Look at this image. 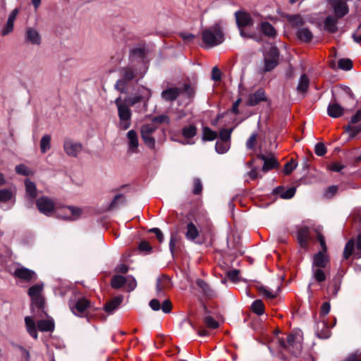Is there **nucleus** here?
I'll return each instance as SVG.
<instances>
[{
  "instance_id": "obj_1",
  "label": "nucleus",
  "mask_w": 361,
  "mask_h": 361,
  "mask_svg": "<svg viewBox=\"0 0 361 361\" xmlns=\"http://www.w3.org/2000/svg\"><path fill=\"white\" fill-rule=\"evenodd\" d=\"M201 38L207 48L214 47L224 41V34L220 23L206 27L202 31Z\"/></svg>"
},
{
  "instance_id": "obj_2",
  "label": "nucleus",
  "mask_w": 361,
  "mask_h": 361,
  "mask_svg": "<svg viewBox=\"0 0 361 361\" xmlns=\"http://www.w3.org/2000/svg\"><path fill=\"white\" fill-rule=\"evenodd\" d=\"M115 104L118 109L120 120L119 128L122 130H127L130 126L131 111L121 97L116 99Z\"/></svg>"
},
{
  "instance_id": "obj_3",
  "label": "nucleus",
  "mask_w": 361,
  "mask_h": 361,
  "mask_svg": "<svg viewBox=\"0 0 361 361\" xmlns=\"http://www.w3.org/2000/svg\"><path fill=\"white\" fill-rule=\"evenodd\" d=\"M122 78L119 79L115 84V88L121 93L127 91V84L136 78L135 71L130 67L123 68L121 71Z\"/></svg>"
},
{
  "instance_id": "obj_4",
  "label": "nucleus",
  "mask_w": 361,
  "mask_h": 361,
  "mask_svg": "<svg viewBox=\"0 0 361 361\" xmlns=\"http://www.w3.org/2000/svg\"><path fill=\"white\" fill-rule=\"evenodd\" d=\"M44 283H37L32 286L27 291L33 305L38 308H42L44 304V298L42 295Z\"/></svg>"
},
{
  "instance_id": "obj_5",
  "label": "nucleus",
  "mask_w": 361,
  "mask_h": 361,
  "mask_svg": "<svg viewBox=\"0 0 361 361\" xmlns=\"http://www.w3.org/2000/svg\"><path fill=\"white\" fill-rule=\"evenodd\" d=\"M279 51L276 47H271L264 56V66L262 73L272 71L277 65Z\"/></svg>"
},
{
  "instance_id": "obj_6",
  "label": "nucleus",
  "mask_w": 361,
  "mask_h": 361,
  "mask_svg": "<svg viewBox=\"0 0 361 361\" xmlns=\"http://www.w3.org/2000/svg\"><path fill=\"white\" fill-rule=\"evenodd\" d=\"M36 205L38 210L47 216H50L54 211L56 212L54 202L48 197H41L37 199Z\"/></svg>"
},
{
  "instance_id": "obj_7",
  "label": "nucleus",
  "mask_w": 361,
  "mask_h": 361,
  "mask_svg": "<svg viewBox=\"0 0 361 361\" xmlns=\"http://www.w3.org/2000/svg\"><path fill=\"white\" fill-rule=\"evenodd\" d=\"M57 212V216L65 220L75 221L78 219L82 214V209L77 207H63L61 209V213Z\"/></svg>"
},
{
  "instance_id": "obj_8",
  "label": "nucleus",
  "mask_w": 361,
  "mask_h": 361,
  "mask_svg": "<svg viewBox=\"0 0 361 361\" xmlns=\"http://www.w3.org/2000/svg\"><path fill=\"white\" fill-rule=\"evenodd\" d=\"M63 149L68 157H76L82 152V145L78 141L67 138L63 142Z\"/></svg>"
},
{
  "instance_id": "obj_9",
  "label": "nucleus",
  "mask_w": 361,
  "mask_h": 361,
  "mask_svg": "<svg viewBox=\"0 0 361 361\" xmlns=\"http://www.w3.org/2000/svg\"><path fill=\"white\" fill-rule=\"evenodd\" d=\"M279 342L280 345L284 348L293 350L294 349H300L301 348L300 344V336L298 333L290 334L287 336L286 341L279 339Z\"/></svg>"
},
{
  "instance_id": "obj_10",
  "label": "nucleus",
  "mask_w": 361,
  "mask_h": 361,
  "mask_svg": "<svg viewBox=\"0 0 361 361\" xmlns=\"http://www.w3.org/2000/svg\"><path fill=\"white\" fill-rule=\"evenodd\" d=\"M356 247L357 251L354 252V241L350 240L347 243L343 252V257L345 259H348L352 255H354L355 257L356 258L361 257V234L358 236Z\"/></svg>"
},
{
  "instance_id": "obj_11",
  "label": "nucleus",
  "mask_w": 361,
  "mask_h": 361,
  "mask_svg": "<svg viewBox=\"0 0 361 361\" xmlns=\"http://www.w3.org/2000/svg\"><path fill=\"white\" fill-rule=\"evenodd\" d=\"M13 275L15 277L26 282L35 280L37 278V274L34 271L23 266L18 267L15 269Z\"/></svg>"
},
{
  "instance_id": "obj_12",
  "label": "nucleus",
  "mask_w": 361,
  "mask_h": 361,
  "mask_svg": "<svg viewBox=\"0 0 361 361\" xmlns=\"http://www.w3.org/2000/svg\"><path fill=\"white\" fill-rule=\"evenodd\" d=\"M351 124L346 128V130L353 137L361 131V110L357 111L352 117Z\"/></svg>"
},
{
  "instance_id": "obj_13",
  "label": "nucleus",
  "mask_w": 361,
  "mask_h": 361,
  "mask_svg": "<svg viewBox=\"0 0 361 361\" xmlns=\"http://www.w3.org/2000/svg\"><path fill=\"white\" fill-rule=\"evenodd\" d=\"M336 18H341L348 13L347 0H329Z\"/></svg>"
},
{
  "instance_id": "obj_14",
  "label": "nucleus",
  "mask_w": 361,
  "mask_h": 361,
  "mask_svg": "<svg viewBox=\"0 0 361 361\" xmlns=\"http://www.w3.org/2000/svg\"><path fill=\"white\" fill-rule=\"evenodd\" d=\"M128 139V152L129 153H137L139 141L137 133L134 130H130L127 133Z\"/></svg>"
},
{
  "instance_id": "obj_15",
  "label": "nucleus",
  "mask_w": 361,
  "mask_h": 361,
  "mask_svg": "<svg viewBox=\"0 0 361 361\" xmlns=\"http://www.w3.org/2000/svg\"><path fill=\"white\" fill-rule=\"evenodd\" d=\"M258 157L264 161L262 166V171L264 172H267L279 166L277 160L272 154H270L269 156L259 154Z\"/></svg>"
},
{
  "instance_id": "obj_16",
  "label": "nucleus",
  "mask_w": 361,
  "mask_h": 361,
  "mask_svg": "<svg viewBox=\"0 0 361 361\" xmlns=\"http://www.w3.org/2000/svg\"><path fill=\"white\" fill-rule=\"evenodd\" d=\"M235 18L238 28L245 27L253 24V21L250 15L245 12H236Z\"/></svg>"
},
{
  "instance_id": "obj_17",
  "label": "nucleus",
  "mask_w": 361,
  "mask_h": 361,
  "mask_svg": "<svg viewBox=\"0 0 361 361\" xmlns=\"http://www.w3.org/2000/svg\"><path fill=\"white\" fill-rule=\"evenodd\" d=\"M90 306V302L85 298H81L78 300L74 306H71V309L75 315H82Z\"/></svg>"
},
{
  "instance_id": "obj_18",
  "label": "nucleus",
  "mask_w": 361,
  "mask_h": 361,
  "mask_svg": "<svg viewBox=\"0 0 361 361\" xmlns=\"http://www.w3.org/2000/svg\"><path fill=\"white\" fill-rule=\"evenodd\" d=\"M267 99L265 92L262 89H259L254 93L250 94L247 104L250 106H255L260 102L265 101Z\"/></svg>"
},
{
  "instance_id": "obj_19",
  "label": "nucleus",
  "mask_w": 361,
  "mask_h": 361,
  "mask_svg": "<svg viewBox=\"0 0 361 361\" xmlns=\"http://www.w3.org/2000/svg\"><path fill=\"white\" fill-rule=\"evenodd\" d=\"M18 13V10L17 8H15L11 11L8 16L6 25L2 30L3 35H6L13 31L14 21L17 17Z\"/></svg>"
},
{
  "instance_id": "obj_20",
  "label": "nucleus",
  "mask_w": 361,
  "mask_h": 361,
  "mask_svg": "<svg viewBox=\"0 0 361 361\" xmlns=\"http://www.w3.org/2000/svg\"><path fill=\"white\" fill-rule=\"evenodd\" d=\"M26 39L32 44L39 45L41 43V36L35 29L27 27L26 29Z\"/></svg>"
},
{
  "instance_id": "obj_21",
  "label": "nucleus",
  "mask_w": 361,
  "mask_h": 361,
  "mask_svg": "<svg viewBox=\"0 0 361 361\" xmlns=\"http://www.w3.org/2000/svg\"><path fill=\"white\" fill-rule=\"evenodd\" d=\"M180 90L178 87H171L161 92V97L166 101H174L179 96Z\"/></svg>"
},
{
  "instance_id": "obj_22",
  "label": "nucleus",
  "mask_w": 361,
  "mask_h": 361,
  "mask_svg": "<svg viewBox=\"0 0 361 361\" xmlns=\"http://www.w3.org/2000/svg\"><path fill=\"white\" fill-rule=\"evenodd\" d=\"M327 113L332 118H338L343 115V108L338 104L332 102L328 106Z\"/></svg>"
},
{
  "instance_id": "obj_23",
  "label": "nucleus",
  "mask_w": 361,
  "mask_h": 361,
  "mask_svg": "<svg viewBox=\"0 0 361 361\" xmlns=\"http://www.w3.org/2000/svg\"><path fill=\"white\" fill-rule=\"evenodd\" d=\"M324 253L319 252L314 255L312 267H320L321 269L326 267L329 261Z\"/></svg>"
},
{
  "instance_id": "obj_24",
  "label": "nucleus",
  "mask_w": 361,
  "mask_h": 361,
  "mask_svg": "<svg viewBox=\"0 0 361 361\" xmlns=\"http://www.w3.org/2000/svg\"><path fill=\"white\" fill-rule=\"evenodd\" d=\"M200 232L197 226L192 222L187 224L185 237L188 240H194L199 236Z\"/></svg>"
},
{
  "instance_id": "obj_25",
  "label": "nucleus",
  "mask_w": 361,
  "mask_h": 361,
  "mask_svg": "<svg viewBox=\"0 0 361 361\" xmlns=\"http://www.w3.org/2000/svg\"><path fill=\"white\" fill-rule=\"evenodd\" d=\"M25 322L26 326L27 331L29 334L35 339L37 338V331L35 321L30 317H26L25 318Z\"/></svg>"
},
{
  "instance_id": "obj_26",
  "label": "nucleus",
  "mask_w": 361,
  "mask_h": 361,
  "mask_svg": "<svg viewBox=\"0 0 361 361\" xmlns=\"http://www.w3.org/2000/svg\"><path fill=\"white\" fill-rule=\"evenodd\" d=\"M171 286V279L166 276H161L158 278L157 282V291L161 293L162 290L169 288Z\"/></svg>"
},
{
  "instance_id": "obj_27",
  "label": "nucleus",
  "mask_w": 361,
  "mask_h": 361,
  "mask_svg": "<svg viewBox=\"0 0 361 361\" xmlns=\"http://www.w3.org/2000/svg\"><path fill=\"white\" fill-rule=\"evenodd\" d=\"M122 301V296L114 298L106 304L104 307L105 311L109 313H112L121 304Z\"/></svg>"
},
{
  "instance_id": "obj_28",
  "label": "nucleus",
  "mask_w": 361,
  "mask_h": 361,
  "mask_svg": "<svg viewBox=\"0 0 361 361\" xmlns=\"http://www.w3.org/2000/svg\"><path fill=\"white\" fill-rule=\"evenodd\" d=\"M16 195V189L0 190V202H6L12 200Z\"/></svg>"
},
{
  "instance_id": "obj_29",
  "label": "nucleus",
  "mask_w": 361,
  "mask_h": 361,
  "mask_svg": "<svg viewBox=\"0 0 361 361\" xmlns=\"http://www.w3.org/2000/svg\"><path fill=\"white\" fill-rule=\"evenodd\" d=\"M37 328L41 331H51L54 330V324L51 319L39 320L37 322Z\"/></svg>"
},
{
  "instance_id": "obj_30",
  "label": "nucleus",
  "mask_w": 361,
  "mask_h": 361,
  "mask_svg": "<svg viewBox=\"0 0 361 361\" xmlns=\"http://www.w3.org/2000/svg\"><path fill=\"white\" fill-rule=\"evenodd\" d=\"M297 36L302 42H308L312 40L313 35L307 28H300L297 32Z\"/></svg>"
},
{
  "instance_id": "obj_31",
  "label": "nucleus",
  "mask_w": 361,
  "mask_h": 361,
  "mask_svg": "<svg viewBox=\"0 0 361 361\" xmlns=\"http://www.w3.org/2000/svg\"><path fill=\"white\" fill-rule=\"evenodd\" d=\"M260 28L262 32L269 37H274L276 35V31L274 27L267 22L261 23Z\"/></svg>"
},
{
  "instance_id": "obj_32",
  "label": "nucleus",
  "mask_w": 361,
  "mask_h": 361,
  "mask_svg": "<svg viewBox=\"0 0 361 361\" xmlns=\"http://www.w3.org/2000/svg\"><path fill=\"white\" fill-rule=\"evenodd\" d=\"M312 277L318 283L324 281L326 279V275L323 269L320 267H312Z\"/></svg>"
},
{
  "instance_id": "obj_33",
  "label": "nucleus",
  "mask_w": 361,
  "mask_h": 361,
  "mask_svg": "<svg viewBox=\"0 0 361 361\" xmlns=\"http://www.w3.org/2000/svg\"><path fill=\"white\" fill-rule=\"evenodd\" d=\"M309 233L307 228H301L298 231V240L302 247H305L307 245L308 240Z\"/></svg>"
},
{
  "instance_id": "obj_34",
  "label": "nucleus",
  "mask_w": 361,
  "mask_h": 361,
  "mask_svg": "<svg viewBox=\"0 0 361 361\" xmlns=\"http://www.w3.org/2000/svg\"><path fill=\"white\" fill-rule=\"evenodd\" d=\"M196 284L199 288H200L204 294L207 297H213L215 295L214 291L209 287V286L203 280L197 279L196 281Z\"/></svg>"
},
{
  "instance_id": "obj_35",
  "label": "nucleus",
  "mask_w": 361,
  "mask_h": 361,
  "mask_svg": "<svg viewBox=\"0 0 361 361\" xmlns=\"http://www.w3.org/2000/svg\"><path fill=\"white\" fill-rule=\"evenodd\" d=\"M309 84H310V80H309L308 77L307 76L306 74H302L300 78V80H299V82H298V85L297 87V90L299 92H302V93L305 92L309 87Z\"/></svg>"
},
{
  "instance_id": "obj_36",
  "label": "nucleus",
  "mask_w": 361,
  "mask_h": 361,
  "mask_svg": "<svg viewBox=\"0 0 361 361\" xmlns=\"http://www.w3.org/2000/svg\"><path fill=\"white\" fill-rule=\"evenodd\" d=\"M27 195L32 199L37 197V188L35 184L30 180L25 181Z\"/></svg>"
},
{
  "instance_id": "obj_37",
  "label": "nucleus",
  "mask_w": 361,
  "mask_h": 361,
  "mask_svg": "<svg viewBox=\"0 0 361 361\" xmlns=\"http://www.w3.org/2000/svg\"><path fill=\"white\" fill-rule=\"evenodd\" d=\"M338 18L327 17L324 22L325 29L330 32H334L336 31V23Z\"/></svg>"
},
{
  "instance_id": "obj_38",
  "label": "nucleus",
  "mask_w": 361,
  "mask_h": 361,
  "mask_svg": "<svg viewBox=\"0 0 361 361\" xmlns=\"http://www.w3.org/2000/svg\"><path fill=\"white\" fill-rule=\"evenodd\" d=\"M217 137L216 132L212 130L208 127H204L202 129V139L205 141L214 140Z\"/></svg>"
},
{
  "instance_id": "obj_39",
  "label": "nucleus",
  "mask_w": 361,
  "mask_h": 361,
  "mask_svg": "<svg viewBox=\"0 0 361 361\" xmlns=\"http://www.w3.org/2000/svg\"><path fill=\"white\" fill-rule=\"evenodd\" d=\"M51 148V136L44 135L40 140V150L42 153L47 152Z\"/></svg>"
},
{
  "instance_id": "obj_40",
  "label": "nucleus",
  "mask_w": 361,
  "mask_h": 361,
  "mask_svg": "<svg viewBox=\"0 0 361 361\" xmlns=\"http://www.w3.org/2000/svg\"><path fill=\"white\" fill-rule=\"evenodd\" d=\"M216 151L219 154L226 153L230 148V142L217 140L215 145Z\"/></svg>"
},
{
  "instance_id": "obj_41",
  "label": "nucleus",
  "mask_w": 361,
  "mask_h": 361,
  "mask_svg": "<svg viewBox=\"0 0 361 361\" xmlns=\"http://www.w3.org/2000/svg\"><path fill=\"white\" fill-rule=\"evenodd\" d=\"M182 134L186 139L191 138L197 134V128L193 125H190L183 128Z\"/></svg>"
},
{
  "instance_id": "obj_42",
  "label": "nucleus",
  "mask_w": 361,
  "mask_h": 361,
  "mask_svg": "<svg viewBox=\"0 0 361 361\" xmlns=\"http://www.w3.org/2000/svg\"><path fill=\"white\" fill-rule=\"evenodd\" d=\"M126 282V277L121 276V275H116L114 276L111 281V286L114 288H119L122 286H123Z\"/></svg>"
},
{
  "instance_id": "obj_43",
  "label": "nucleus",
  "mask_w": 361,
  "mask_h": 361,
  "mask_svg": "<svg viewBox=\"0 0 361 361\" xmlns=\"http://www.w3.org/2000/svg\"><path fill=\"white\" fill-rule=\"evenodd\" d=\"M252 311L258 315H262L264 311V306L260 300H256L252 305Z\"/></svg>"
},
{
  "instance_id": "obj_44",
  "label": "nucleus",
  "mask_w": 361,
  "mask_h": 361,
  "mask_svg": "<svg viewBox=\"0 0 361 361\" xmlns=\"http://www.w3.org/2000/svg\"><path fill=\"white\" fill-rule=\"evenodd\" d=\"M338 66L340 69L349 71L353 67V63L350 59H341L338 62Z\"/></svg>"
},
{
  "instance_id": "obj_45",
  "label": "nucleus",
  "mask_w": 361,
  "mask_h": 361,
  "mask_svg": "<svg viewBox=\"0 0 361 361\" xmlns=\"http://www.w3.org/2000/svg\"><path fill=\"white\" fill-rule=\"evenodd\" d=\"M232 129H221L219 132V140L230 142Z\"/></svg>"
},
{
  "instance_id": "obj_46",
  "label": "nucleus",
  "mask_w": 361,
  "mask_h": 361,
  "mask_svg": "<svg viewBox=\"0 0 361 361\" xmlns=\"http://www.w3.org/2000/svg\"><path fill=\"white\" fill-rule=\"evenodd\" d=\"M257 133H253L250 135V137L248 138V140L246 142V147L248 149H252L255 148L256 144H257Z\"/></svg>"
},
{
  "instance_id": "obj_47",
  "label": "nucleus",
  "mask_w": 361,
  "mask_h": 361,
  "mask_svg": "<svg viewBox=\"0 0 361 361\" xmlns=\"http://www.w3.org/2000/svg\"><path fill=\"white\" fill-rule=\"evenodd\" d=\"M15 170L18 174L23 176H29L31 173L30 170L24 164L17 165Z\"/></svg>"
},
{
  "instance_id": "obj_48",
  "label": "nucleus",
  "mask_w": 361,
  "mask_h": 361,
  "mask_svg": "<svg viewBox=\"0 0 361 361\" xmlns=\"http://www.w3.org/2000/svg\"><path fill=\"white\" fill-rule=\"evenodd\" d=\"M142 100V97L140 95H135L133 97H129L125 100H123L126 104L129 106H133L134 104L141 102Z\"/></svg>"
},
{
  "instance_id": "obj_49",
  "label": "nucleus",
  "mask_w": 361,
  "mask_h": 361,
  "mask_svg": "<svg viewBox=\"0 0 361 361\" xmlns=\"http://www.w3.org/2000/svg\"><path fill=\"white\" fill-rule=\"evenodd\" d=\"M316 232H317V240H319V242L320 243V245L322 247V252H326V250H327V247H326V243H325L324 236L320 233V231H319V228H317L316 229Z\"/></svg>"
},
{
  "instance_id": "obj_50",
  "label": "nucleus",
  "mask_w": 361,
  "mask_h": 361,
  "mask_svg": "<svg viewBox=\"0 0 361 361\" xmlns=\"http://www.w3.org/2000/svg\"><path fill=\"white\" fill-rule=\"evenodd\" d=\"M154 124H145L141 128V135H151L156 130Z\"/></svg>"
},
{
  "instance_id": "obj_51",
  "label": "nucleus",
  "mask_w": 361,
  "mask_h": 361,
  "mask_svg": "<svg viewBox=\"0 0 361 361\" xmlns=\"http://www.w3.org/2000/svg\"><path fill=\"white\" fill-rule=\"evenodd\" d=\"M204 322L209 328L216 329L219 326V323L210 316L205 317Z\"/></svg>"
},
{
  "instance_id": "obj_52",
  "label": "nucleus",
  "mask_w": 361,
  "mask_h": 361,
  "mask_svg": "<svg viewBox=\"0 0 361 361\" xmlns=\"http://www.w3.org/2000/svg\"><path fill=\"white\" fill-rule=\"evenodd\" d=\"M142 138L143 139L145 145L149 147V148H154L155 147V140L153 137L151 136V135H141Z\"/></svg>"
},
{
  "instance_id": "obj_53",
  "label": "nucleus",
  "mask_w": 361,
  "mask_h": 361,
  "mask_svg": "<svg viewBox=\"0 0 361 361\" xmlns=\"http://www.w3.org/2000/svg\"><path fill=\"white\" fill-rule=\"evenodd\" d=\"M297 164L292 159L284 166L283 172L286 175H289L296 168Z\"/></svg>"
},
{
  "instance_id": "obj_54",
  "label": "nucleus",
  "mask_w": 361,
  "mask_h": 361,
  "mask_svg": "<svg viewBox=\"0 0 361 361\" xmlns=\"http://www.w3.org/2000/svg\"><path fill=\"white\" fill-rule=\"evenodd\" d=\"M16 347L21 353L22 361H30V355L29 351L21 345H16Z\"/></svg>"
},
{
  "instance_id": "obj_55",
  "label": "nucleus",
  "mask_w": 361,
  "mask_h": 361,
  "mask_svg": "<svg viewBox=\"0 0 361 361\" xmlns=\"http://www.w3.org/2000/svg\"><path fill=\"white\" fill-rule=\"evenodd\" d=\"M314 152L318 156H323L326 152V149L323 143H317L315 145Z\"/></svg>"
},
{
  "instance_id": "obj_56",
  "label": "nucleus",
  "mask_w": 361,
  "mask_h": 361,
  "mask_svg": "<svg viewBox=\"0 0 361 361\" xmlns=\"http://www.w3.org/2000/svg\"><path fill=\"white\" fill-rule=\"evenodd\" d=\"M126 279V282L125 284H126L128 291L134 290L137 286L135 279L132 276H128Z\"/></svg>"
},
{
  "instance_id": "obj_57",
  "label": "nucleus",
  "mask_w": 361,
  "mask_h": 361,
  "mask_svg": "<svg viewBox=\"0 0 361 361\" xmlns=\"http://www.w3.org/2000/svg\"><path fill=\"white\" fill-rule=\"evenodd\" d=\"M290 22L293 26H300L304 23L303 19L300 16H294L290 18Z\"/></svg>"
},
{
  "instance_id": "obj_58",
  "label": "nucleus",
  "mask_w": 361,
  "mask_h": 361,
  "mask_svg": "<svg viewBox=\"0 0 361 361\" xmlns=\"http://www.w3.org/2000/svg\"><path fill=\"white\" fill-rule=\"evenodd\" d=\"M202 190V182L199 178H195L194 180V188H193V193L195 195H199L201 193Z\"/></svg>"
},
{
  "instance_id": "obj_59",
  "label": "nucleus",
  "mask_w": 361,
  "mask_h": 361,
  "mask_svg": "<svg viewBox=\"0 0 361 361\" xmlns=\"http://www.w3.org/2000/svg\"><path fill=\"white\" fill-rule=\"evenodd\" d=\"M338 191V187L336 186V185H332V186H330L329 187L325 193H324V196L326 197V198H331Z\"/></svg>"
},
{
  "instance_id": "obj_60",
  "label": "nucleus",
  "mask_w": 361,
  "mask_h": 361,
  "mask_svg": "<svg viewBox=\"0 0 361 361\" xmlns=\"http://www.w3.org/2000/svg\"><path fill=\"white\" fill-rule=\"evenodd\" d=\"M295 192V188H290L287 189L286 191H284L283 192H282L281 194V197L283 199H290L294 196Z\"/></svg>"
},
{
  "instance_id": "obj_61",
  "label": "nucleus",
  "mask_w": 361,
  "mask_h": 361,
  "mask_svg": "<svg viewBox=\"0 0 361 361\" xmlns=\"http://www.w3.org/2000/svg\"><path fill=\"white\" fill-rule=\"evenodd\" d=\"M239 274L240 271L237 269H233L227 272V276L232 281H238Z\"/></svg>"
},
{
  "instance_id": "obj_62",
  "label": "nucleus",
  "mask_w": 361,
  "mask_h": 361,
  "mask_svg": "<svg viewBox=\"0 0 361 361\" xmlns=\"http://www.w3.org/2000/svg\"><path fill=\"white\" fill-rule=\"evenodd\" d=\"M171 302L169 300H164L161 306V309L164 313H169L171 311Z\"/></svg>"
},
{
  "instance_id": "obj_63",
  "label": "nucleus",
  "mask_w": 361,
  "mask_h": 361,
  "mask_svg": "<svg viewBox=\"0 0 361 361\" xmlns=\"http://www.w3.org/2000/svg\"><path fill=\"white\" fill-rule=\"evenodd\" d=\"M169 121L170 120H169V116H167L166 115H161L159 116H156L152 120L153 122L159 123H169Z\"/></svg>"
},
{
  "instance_id": "obj_64",
  "label": "nucleus",
  "mask_w": 361,
  "mask_h": 361,
  "mask_svg": "<svg viewBox=\"0 0 361 361\" xmlns=\"http://www.w3.org/2000/svg\"><path fill=\"white\" fill-rule=\"evenodd\" d=\"M125 200L124 196L122 195H117L114 199L113 200L112 202L110 204L111 208H114L117 206L118 202H123Z\"/></svg>"
}]
</instances>
